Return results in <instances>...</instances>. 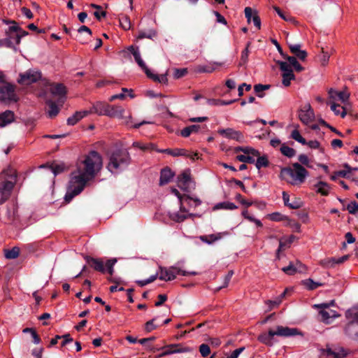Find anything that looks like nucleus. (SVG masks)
Listing matches in <instances>:
<instances>
[{
  "mask_svg": "<svg viewBox=\"0 0 358 358\" xmlns=\"http://www.w3.org/2000/svg\"><path fill=\"white\" fill-rule=\"evenodd\" d=\"M101 166V156L96 151H91L78 166L77 169L71 173L69 190L64 197L65 201L69 203L75 196L78 195Z\"/></svg>",
  "mask_w": 358,
  "mask_h": 358,
  "instance_id": "1",
  "label": "nucleus"
},
{
  "mask_svg": "<svg viewBox=\"0 0 358 358\" xmlns=\"http://www.w3.org/2000/svg\"><path fill=\"white\" fill-rule=\"evenodd\" d=\"M17 179V173L13 168L3 170L0 174V204L10 196Z\"/></svg>",
  "mask_w": 358,
  "mask_h": 358,
  "instance_id": "2",
  "label": "nucleus"
},
{
  "mask_svg": "<svg viewBox=\"0 0 358 358\" xmlns=\"http://www.w3.org/2000/svg\"><path fill=\"white\" fill-rule=\"evenodd\" d=\"M292 167L293 169L289 166L282 168L280 178L292 185L303 183L308 174V171L298 162L293 163Z\"/></svg>",
  "mask_w": 358,
  "mask_h": 358,
  "instance_id": "3",
  "label": "nucleus"
},
{
  "mask_svg": "<svg viewBox=\"0 0 358 358\" xmlns=\"http://www.w3.org/2000/svg\"><path fill=\"white\" fill-rule=\"evenodd\" d=\"M131 160L130 155L127 149L117 148L110 154L107 168L113 173L114 170L127 167L131 163Z\"/></svg>",
  "mask_w": 358,
  "mask_h": 358,
  "instance_id": "4",
  "label": "nucleus"
},
{
  "mask_svg": "<svg viewBox=\"0 0 358 358\" xmlns=\"http://www.w3.org/2000/svg\"><path fill=\"white\" fill-rule=\"evenodd\" d=\"M348 323L345 327V334L351 339L358 341V306L348 309L345 312Z\"/></svg>",
  "mask_w": 358,
  "mask_h": 358,
  "instance_id": "5",
  "label": "nucleus"
},
{
  "mask_svg": "<svg viewBox=\"0 0 358 358\" xmlns=\"http://www.w3.org/2000/svg\"><path fill=\"white\" fill-rule=\"evenodd\" d=\"M15 85L10 83L0 86V101L9 102L17 101V95L15 92Z\"/></svg>",
  "mask_w": 358,
  "mask_h": 358,
  "instance_id": "6",
  "label": "nucleus"
},
{
  "mask_svg": "<svg viewBox=\"0 0 358 358\" xmlns=\"http://www.w3.org/2000/svg\"><path fill=\"white\" fill-rule=\"evenodd\" d=\"M276 63L279 66L280 69L282 71V85L285 87H289L290 85L291 80H295V76L294 74L292 68L286 62L277 61Z\"/></svg>",
  "mask_w": 358,
  "mask_h": 358,
  "instance_id": "7",
  "label": "nucleus"
},
{
  "mask_svg": "<svg viewBox=\"0 0 358 358\" xmlns=\"http://www.w3.org/2000/svg\"><path fill=\"white\" fill-rule=\"evenodd\" d=\"M315 306L322 308L319 313L321 316V320L327 324L331 323L334 318L338 316L335 310L329 309V304L328 303H322Z\"/></svg>",
  "mask_w": 358,
  "mask_h": 358,
  "instance_id": "8",
  "label": "nucleus"
},
{
  "mask_svg": "<svg viewBox=\"0 0 358 358\" xmlns=\"http://www.w3.org/2000/svg\"><path fill=\"white\" fill-rule=\"evenodd\" d=\"M164 351L159 357H164L174 353L189 352L192 349L189 347H182L181 343L171 344L162 348Z\"/></svg>",
  "mask_w": 358,
  "mask_h": 358,
  "instance_id": "9",
  "label": "nucleus"
},
{
  "mask_svg": "<svg viewBox=\"0 0 358 358\" xmlns=\"http://www.w3.org/2000/svg\"><path fill=\"white\" fill-rule=\"evenodd\" d=\"M217 132L225 138L235 140L239 143H243L245 141V137L243 133L240 131L234 130L232 128L220 129Z\"/></svg>",
  "mask_w": 358,
  "mask_h": 358,
  "instance_id": "10",
  "label": "nucleus"
},
{
  "mask_svg": "<svg viewBox=\"0 0 358 358\" xmlns=\"http://www.w3.org/2000/svg\"><path fill=\"white\" fill-rule=\"evenodd\" d=\"M275 336L280 337H291L296 335H303L302 332L296 328H290L288 327L277 326L274 330Z\"/></svg>",
  "mask_w": 358,
  "mask_h": 358,
  "instance_id": "11",
  "label": "nucleus"
},
{
  "mask_svg": "<svg viewBox=\"0 0 358 358\" xmlns=\"http://www.w3.org/2000/svg\"><path fill=\"white\" fill-rule=\"evenodd\" d=\"M299 117L304 124H308L313 120L314 113L310 104H306L299 112Z\"/></svg>",
  "mask_w": 358,
  "mask_h": 358,
  "instance_id": "12",
  "label": "nucleus"
},
{
  "mask_svg": "<svg viewBox=\"0 0 358 358\" xmlns=\"http://www.w3.org/2000/svg\"><path fill=\"white\" fill-rule=\"evenodd\" d=\"M85 260L87 262L88 265L94 270L104 273L106 272V268L104 266V262L101 258H94L88 255L84 257Z\"/></svg>",
  "mask_w": 358,
  "mask_h": 358,
  "instance_id": "13",
  "label": "nucleus"
},
{
  "mask_svg": "<svg viewBox=\"0 0 358 358\" xmlns=\"http://www.w3.org/2000/svg\"><path fill=\"white\" fill-rule=\"evenodd\" d=\"M41 78V73L38 71H29L24 74L20 75L19 83L22 85H30L36 83Z\"/></svg>",
  "mask_w": 358,
  "mask_h": 358,
  "instance_id": "14",
  "label": "nucleus"
},
{
  "mask_svg": "<svg viewBox=\"0 0 358 358\" xmlns=\"http://www.w3.org/2000/svg\"><path fill=\"white\" fill-rule=\"evenodd\" d=\"M166 271L168 273V278H166V281H171L174 280L176 278V275H182L184 276L197 275V273L195 271L188 272L183 271L180 268L176 266H170L169 268H166Z\"/></svg>",
  "mask_w": 358,
  "mask_h": 358,
  "instance_id": "15",
  "label": "nucleus"
},
{
  "mask_svg": "<svg viewBox=\"0 0 358 358\" xmlns=\"http://www.w3.org/2000/svg\"><path fill=\"white\" fill-rule=\"evenodd\" d=\"M50 86L51 94L55 96H59V101L63 103L64 100L62 99V96H64L66 94V87L62 83H51Z\"/></svg>",
  "mask_w": 358,
  "mask_h": 358,
  "instance_id": "16",
  "label": "nucleus"
},
{
  "mask_svg": "<svg viewBox=\"0 0 358 358\" xmlns=\"http://www.w3.org/2000/svg\"><path fill=\"white\" fill-rule=\"evenodd\" d=\"M191 180L189 170L184 171L178 176V186L181 189L187 191L189 188V183Z\"/></svg>",
  "mask_w": 358,
  "mask_h": 358,
  "instance_id": "17",
  "label": "nucleus"
},
{
  "mask_svg": "<svg viewBox=\"0 0 358 358\" xmlns=\"http://www.w3.org/2000/svg\"><path fill=\"white\" fill-rule=\"evenodd\" d=\"M322 354L327 356V358H343L347 356L348 352L343 348H339L334 350L327 348L323 350Z\"/></svg>",
  "mask_w": 358,
  "mask_h": 358,
  "instance_id": "18",
  "label": "nucleus"
},
{
  "mask_svg": "<svg viewBox=\"0 0 358 358\" xmlns=\"http://www.w3.org/2000/svg\"><path fill=\"white\" fill-rule=\"evenodd\" d=\"M174 176V173L171 169L166 166L161 170L159 185L163 186L169 183Z\"/></svg>",
  "mask_w": 358,
  "mask_h": 358,
  "instance_id": "19",
  "label": "nucleus"
},
{
  "mask_svg": "<svg viewBox=\"0 0 358 358\" xmlns=\"http://www.w3.org/2000/svg\"><path fill=\"white\" fill-rule=\"evenodd\" d=\"M275 336L274 330L272 329H270L268 331V333H263L259 335L257 340L267 345V346H272L273 345V339Z\"/></svg>",
  "mask_w": 358,
  "mask_h": 358,
  "instance_id": "20",
  "label": "nucleus"
},
{
  "mask_svg": "<svg viewBox=\"0 0 358 358\" xmlns=\"http://www.w3.org/2000/svg\"><path fill=\"white\" fill-rule=\"evenodd\" d=\"M282 199L285 206L289 207L291 209H298L301 207L302 203L300 199L294 198L292 202H289V195L286 192H282Z\"/></svg>",
  "mask_w": 358,
  "mask_h": 358,
  "instance_id": "21",
  "label": "nucleus"
},
{
  "mask_svg": "<svg viewBox=\"0 0 358 358\" xmlns=\"http://www.w3.org/2000/svg\"><path fill=\"white\" fill-rule=\"evenodd\" d=\"M106 107V115L111 117H122L124 113V109L117 106L108 105Z\"/></svg>",
  "mask_w": 358,
  "mask_h": 358,
  "instance_id": "22",
  "label": "nucleus"
},
{
  "mask_svg": "<svg viewBox=\"0 0 358 358\" xmlns=\"http://www.w3.org/2000/svg\"><path fill=\"white\" fill-rule=\"evenodd\" d=\"M290 52L295 55V57L299 59L301 61H304L307 57V52L301 50L300 44L290 45L289 46Z\"/></svg>",
  "mask_w": 358,
  "mask_h": 358,
  "instance_id": "23",
  "label": "nucleus"
},
{
  "mask_svg": "<svg viewBox=\"0 0 358 358\" xmlns=\"http://www.w3.org/2000/svg\"><path fill=\"white\" fill-rule=\"evenodd\" d=\"M14 120V113L11 110H6L0 114V127H4Z\"/></svg>",
  "mask_w": 358,
  "mask_h": 358,
  "instance_id": "24",
  "label": "nucleus"
},
{
  "mask_svg": "<svg viewBox=\"0 0 358 358\" xmlns=\"http://www.w3.org/2000/svg\"><path fill=\"white\" fill-rule=\"evenodd\" d=\"M90 112L88 110L77 111L72 116L67 119L68 125H75L79 120L87 116Z\"/></svg>",
  "mask_w": 358,
  "mask_h": 358,
  "instance_id": "25",
  "label": "nucleus"
},
{
  "mask_svg": "<svg viewBox=\"0 0 358 358\" xmlns=\"http://www.w3.org/2000/svg\"><path fill=\"white\" fill-rule=\"evenodd\" d=\"M348 255H344L338 259L334 257L326 259L322 261V264L327 267H334L336 264L343 263L348 259Z\"/></svg>",
  "mask_w": 358,
  "mask_h": 358,
  "instance_id": "26",
  "label": "nucleus"
},
{
  "mask_svg": "<svg viewBox=\"0 0 358 358\" xmlns=\"http://www.w3.org/2000/svg\"><path fill=\"white\" fill-rule=\"evenodd\" d=\"M147 71L146 76L155 82L163 84H166L168 83L167 73L159 76L157 74L152 73L150 70H147Z\"/></svg>",
  "mask_w": 358,
  "mask_h": 358,
  "instance_id": "27",
  "label": "nucleus"
},
{
  "mask_svg": "<svg viewBox=\"0 0 358 358\" xmlns=\"http://www.w3.org/2000/svg\"><path fill=\"white\" fill-rule=\"evenodd\" d=\"M285 59L288 61V64L293 67L296 71L301 72L303 71L304 68L299 63L295 57L286 55Z\"/></svg>",
  "mask_w": 358,
  "mask_h": 358,
  "instance_id": "28",
  "label": "nucleus"
},
{
  "mask_svg": "<svg viewBox=\"0 0 358 358\" xmlns=\"http://www.w3.org/2000/svg\"><path fill=\"white\" fill-rule=\"evenodd\" d=\"M201 127L197 124H192L188 127H185L180 131V135L182 137L187 138L190 136L192 133H197L200 129Z\"/></svg>",
  "mask_w": 358,
  "mask_h": 358,
  "instance_id": "29",
  "label": "nucleus"
},
{
  "mask_svg": "<svg viewBox=\"0 0 358 358\" xmlns=\"http://www.w3.org/2000/svg\"><path fill=\"white\" fill-rule=\"evenodd\" d=\"M197 155L198 154L196 152L190 153L188 150L185 149L176 148L174 149L173 157L184 156L186 157H189L192 160H194V157H196Z\"/></svg>",
  "mask_w": 358,
  "mask_h": 358,
  "instance_id": "30",
  "label": "nucleus"
},
{
  "mask_svg": "<svg viewBox=\"0 0 358 358\" xmlns=\"http://www.w3.org/2000/svg\"><path fill=\"white\" fill-rule=\"evenodd\" d=\"M315 186L317 188V193L322 196H327L329 194L330 187L326 182L319 181Z\"/></svg>",
  "mask_w": 358,
  "mask_h": 358,
  "instance_id": "31",
  "label": "nucleus"
},
{
  "mask_svg": "<svg viewBox=\"0 0 358 358\" xmlns=\"http://www.w3.org/2000/svg\"><path fill=\"white\" fill-rule=\"evenodd\" d=\"M46 103L49 106L48 116L50 118H53L55 116H57L59 112V108H58L55 102L52 101V100H48L46 101Z\"/></svg>",
  "mask_w": 358,
  "mask_h": 358,
  "instance_id": "32",
  "label": "nucleus"
},
{
  "mask_svg": "<svg viewBox=\"0 0 358 358\" xmlns=\"http://www.w3.org/2000/svg\"><path fill=\"white\" fill-rule=\"evenodd\" d=\"M108 104L103 103H96L94 104L91 109L90 112V113H95L99 115H106L105 110H106V107Z\"/></svg>",
  "mask_w": 358,
  "mask_h": 358,
  "instance_id": "33",
  "label": "nucleus"
},
{
  "mask_svg": "<svg viewBox=\"0 0 358 358\" xmlns=\"http://www.w3.org/2000/svg\"><path fill=\"white\" fill-rule=\"evenodd\" d=\"M236 208H237V206L234 203L229 201L218 203L213 208L214 210H234Z\"/></svg>",
  "mask_w": 358,
  "mask_h": 358,
  "instance_id": "34",
  "label": "nucleus"
},
{
  "mask_svg": "<svg viewBox=\"0 0 358 358\" xmlns=\"http://www.w3.org/2000/svg\"><path fill=\"white\" fill-rule=\"evenodd\" d=\"M280 150L283 155L289 158L293 157L296 153L294 148L286 145L285 143L282 144Z\"/></svg>",
  "mask_w": 358,
  "mask_h": 358,
  "instance_id": "35",
  "label": "nucleus"
},
{
  "mask_svg": "<svg viewBox=\"0 0 358 358\" xmlns=\"http://www.w3.org/2000/svg\"><path fill=\"white\" fill-rule=\"evenodd\" d=\"M133 56H134V57L135 59V61L138 64V65L144 71L145 73L147 75V72H148L147 70H150V69L148 68V66H146L145 63L142 59L139 51L138 52H133Z\"/></svg>",
  "mask_w": 358,
  "mask_h": 358,
  "instance_id": "36",
  "label": "nucleus"
},
{
  "mask_svg": "<svg viewBox=\"0 0 358 358\" xmlns=\"http://www.w3.org/2000/svg\"><path fill=\"white\" fill-rule=\"evenodd\" d=\"M157 32L153 29H149L148 31H140L138 33V36L137 37L138 39H143V38H150L152 39L153 38L156 37Z\"/></svg>",
  "mask_w": 358,
  "mask_h": 358,
  "instance_id": "37",
  "label": "nucleus"
},
{
  "mask_svg": "<svg viewBox=\"0 0 358 358\" xmlns=\"http://www.w3.org/2000/svg\"><path fill=\"white\" fill-rule=\"evenodd\" d=\"M269 165V161L266 155L259 156L255 163V166L257 169H260L262 167H267Z\"/></svg>",
  "mask_w": 358,
  "mask_h": 358,
  "instance_id": "38",
  "label": "nucleus"
},
{
  "mask_svg": "<svg viewBox=\"0 0 358 358\" xmlns=\"http://www.w3.org/2000/svg\"><path fill=\"white\" fill-rule=\"evenodd\" d=\"M20 249L17 247H14L11 250H5V257L8 259H14L19 256Z\"/></svg>",
  "mask_w": 358,
  "mask_h": 358,
  "instance_id": "39",
  "label": "nucleus"
},
{
  "mask_svg": "<svg viewBox=\"0 0 358 358\" xmlns=\"http://www.w3.org/2000/svg\"><path fill=\"white\" fill-rule=\"evenodd\" d=\"M302 284L308 289L313 290L322 285V283L314 282L311 278L302 281Z\"/></svg>",
  "mask_w": 358,
  "mask_h": 358,
  "instance_id": "40",
  "label": "nucleus"
},
{
  "mask_svg": "<svg viewBox=\"0 0 358 358\" xmlns=\"http://www.w3.org/2000/svg\"><path fill=\"white\" fill-rule=\"evenodd\" d=\"M270 85L257 84L254 86V90L259 97L262 98L264 96L263 92L270 89Z\"/></svg>",
  "mask_w": 358,
  "mask_h": 358,
  "instance_id": "41",
  "label": "nucleus"
},
{
  "mask_svg": "<svg viewBox=\"0 0 358 358\" xmlns=\"http://www.w3.org/2000/svg\"><path fill=\"white\" fill-rule=\"evenodd\" d=\"M169 217L171 220L176 222H183L187 218V216L186 215L181 214L179 212L169 213Z\"/></svg>",
  "mask_w": 358,
  "mask_h": 358,
  "instance_id": "42",
  "label": "nucleus"
},
{
  "mask_svg": "<svg viewBox=\"0 0 358 358\" xmlns=\"http://www.w3.org/2000/svg\"><path fill=\"white\" fill-rule=\"evenodd\" d=\"M157 320V317H155L149 321H148L145 324L144 329L146 332L149 333L152 331L153 330L157 329L160 325L155 324V321Z\"/></svg>",
  "mask_w": 358,
  "mask_h": 358,
  "instance_id": "43",
  "label": "nucleus"
},
{
  "mask_svg": "<svg viewBox=\"0 0 358 358\" xmlns=\"http://www.w3.org/2000/svg\"><path fill=\"white\" fill-rule=\"evenodd\" d=\"M49 167L55 176L63 172L65 168L64 164L55 163L51 164L50 165H49Z\"/></svg>",
  "mask_w": 358,
  "mask_h": 358,
  "instance_id": "44",
  "label": "nucleus"
},
{
  "mask_svg": "<svg viewBox=\"0 0 358 358\" xmlns=\"http://www.w3.org/2000/svg\"><path fill=\"white\" fill-rule=\"evenodd\" d=\"M291 137L296 141L297 142L301 143L302 145H306L307 143L306 140L301 136L299 131L297 129H294L292 131Z\"/></svg>",
  "mask_w": 358,
  "mask_h": 358,
  "instance_id": "45",
  "label": "nucleus"
},
{
  "mask_svg": "<svg viewBox=\"0 0 358 358\" xmlns=\"http://www.w3.org/2000/svg\"><path fill=\"white\" fill-rule=\"evenodd\" d=\"M116 262H117L116 258H112V259H108L107 262H106V265L104 266L106 268V271L107 270L108 273L110 275H112L114 273L113 266Z\"/></svg>",
  "mask_w": 358,
  "mask_h": 358,
  "instance_id": "46",
  "label": "nucleus"
},
{
  "mask_svg": "<svg viewBox=\"0 0 358 358\" xmlns=\"http://www.w3.org/2000/svg\"><path fill=\"white\" fill-rule=\"evenodd\" d=\"M236 159L239 162H243V163H248V164H254L255 160L253 157L250 156L249 155H239L236 156Z\"/></svg>",
  "mask_w": 358,
  "mask_h": 358,
  "instance_id": "47",
  "label": "nucleus"
},
{
  "mask_svg": "<svg viewBox=\"0 0 358 358\" xmlns=\"http://www.w3.org/2000/svg\"><path fill=\"white\" fill-rule=\"evenodd\" d=\"M219 238H220V236H217L215 234L200 236V239L203 242L206 243L208 244H211V243H214L215 241H216L217 240H218Z\"/></svg>",
  "mask_w": 358,
  "mask_h": 358,
  "instance_id": "48",
  "label": "nucleus"
},
{
  "mask_svg": "<svg viewBox=\"0 0 358 358\" xmlns=\"http://www.w3.org/2000/svg\"><path fill=\"white\" fill-rule=\"evenodd\" d=\"M120 26L125 30H128L131 28L130 19L127 15H123L120 18Z\"/></svg>",
  "mask_w": 358,
  "mask_h": 358,
  "instance_id": "49",
  "label": "nucleus"
},
{
  "mask_svg": "<svg viewBox=\"0 0 358 358\" xmlns=\"http://www.w3.org/2000/svg\"><path fill=\"white\" fill-rule=\"evenodd\" d=\"M346 210L352 215H357L358 213V203L355 201H351L346 206Z\"/></svg>",
  "mask_w": 358,
  "mask_h": 358,
  "instance_id": "50",
  "label": "nucleus"
},
{
  "mask_svg": "<svg viewBox=\"0 0 358 358\" xmlns=\"http://www.w3.org/2000/svg\"><path fill=\"white\" fill-rule=\"evenodd\" d=\"M249 45H250V43H248L247 45L246 48L241 52V60L239 62L240 66H243V65L245 64L246 62H248V54H249V50H248Z\"/></svg>",
  "mask_w": 358,
  "mask_h": 358,
  "instance_id": "51",
  "label": "nucleus"
},
{
  "mask_svg": "<svg viewBox=\"0 0 358 358\" xmlns=\"http://www.w3.org/2000/svg\"><path fill=\"white\" fill-rule=\"evenodd\" d=\"M287 292V289H285L280 296V298L275 301H268L269 304V308L272 309L274 307L278 306L282 301V299L285 297L286 293Z\"/></svg>",
  "mask_w": 358,
  "mask_h": 358,
  "instance_id": "52",
  "label": "nucleus"
},
{
  "mask_svg": "<svg viewBox=\"0 0 358 358\" xmlns=\"http://www.w3.org/2000/svg\"><path fill=\"white\" fill-rule=\"evenodd\" d=\"M199 352L203 357H206L210 353V348L208 345L203 343L199 346Z\"/></svg>",
  "mask_w": 358,
  "mask_h": 358,
  "instance_id": "53",
  "label": "nucleus"
},
{
  "mask_svg": "<svg viewBox=\"0 0 358 358\" xmlns=\"http://www.w3.org/2000/svg\"><path fill=\"white\" fill-rule=\"evenodd\" d=\"M187 73V69H186V68L175 69L173 77L175 79H179V78H181L184 77L185 76H186Z\"/></svg>",
  "mask_w": 358,
  "mask_h": 358,
  "instance_id": "54",
  "label": "nucleus"
},
{
  "mask_svg": "<svg viewBox=\"0 0 358 358\" xmlns=\"http://www.w3.org/2000/svg\"><path fill=\"white\" fill-rule=\"evenodd\" d=\"M282 270L287 275H294L297 273L294 263H290L289 266L283 267Z\"/></svg>",
  "mask_w": 358,
  "mask_h": 358,
  "instance_id": "55",
  "label": "nucleus"
},
{
  "mask_svg": "<svg viewBox=\"0 0 358 358\" xmlns=\"http://www.w3.org/2000/svg\"><path fill=\"white\" fill-rule=\"evenodd\" d=\"M269 216H270V219L271 220L275 221V222H279V221L285 220L288 219L287 216H285L280 213H273L271 214Z\"/></svg>",
  "mask_w": 358,
  "mask_h": 358,
  "instance_id": "56",
  "label": "nucleus"
},
{
  "mask_svg": "<svg viewBox=\"0 0 358 358\" xmlns=\"http://www.w3.org/2000/svg\"><path fill=\"white\" fill-rule=\"evenodd\" d=\"M171 192L179 199L180 201H181L182 200L187 201V200L192 199V198L189 196H187V195L182 196L181 194L179 192V191L176 188H173V187L171 188Z\"/></svg>",
  "mask_w": 358,
  "mask_h": 358,
  "instance_id": "57",
  "label": "nucleus"
},
{
  "mask_svg": "<svg viewBox=\"0 0 358 358\" xmlns=\"http://www.w3.org/2000/svg\"><path fill=\"white\" fill-rule=\"evenodd\" d=\"M322 55L320 58L321 64L322 65L325 66L329 62V54L328 52L325 51L323 48H322Z\"/></svg>",
  "mask_w": 358,
  "mask_h": 358,
  "instance_id": "58",
  "label": "nucleus"
},
{
  "mask_svg": "<svg viewBox=\"0 0 358 358\" xmlns=\"http://www.w3.org/2000/svg\"><path fill=\"white\" fill-rule=\"evenodd\" d=\"M349 96L350 94L345 91L338 92L337 93L338 99L343 103H345L348 99Z\"/></svg>",
  "mask_w": 358,
  "mask_h": 358,
  "instance_id": "59",
  "label": "nucleus"
},
{
  "mask_svg": "<svg viewBox=\"0 0 358 358\" xmlns=\"http://www.w3.org/2000/svg\"><path fill=\"white\" fill-rule=\"evenodd\" d=\"M298 159L301 164L305 165L307 167H310L309 165V159L306 155L301 154L299 155Z\"/></svg>",
  "mask_w": 358,
  "mask_h": 358,
  "instance_id": "60",
  "label": "nucleus"
},
{
  "mask_svg": "<svg viewBox=\"0 0 358 358\" xmlns=\"http://www.w3.org/2000/svg\"><path fill=\"white\" fill-rule=\"evenodd\" d=\"M244 12H245V17L247 18V21L248 23H250L251 22V20H252V17L254 15L253 10L250 7H246L245 8Z\"/></svg>",
  "mask_w": 358,
  "mask_h": 358,
  "instance_id": "61",
  "label": "nucleus"
},
{
  "mask_svg": "<svg viewBox=\"0 0 358 358\" xmlns=\"http://www.w3.org/2000/svg\"><path fill=\"white\" fill-rule=\"evenodd\" d=\"M243 87H245V90L249 92L251 90V85H248L246 83H243L238 86V96H242L243 95Z\"/></svg>",
  "mask_w": 358,
  "mask_h": 358,
  "instance_id": "62",
  "label": "nucleus"
},
{
  "mask_svg": "<svg viewBox=\"0 0 358 358\" xmlns=\"http://www.w3.org/2000/svg\"><path fill=\"white\" fill-rule=\"evenodd\" d=\"M62 338H63L62 342L61 343L62 347L65 346L66 344L73 342V338L71 337L69 334H66L64 335L61 336Z\"/></svg>",
  "mask_w": 358,
  "mask_h": 358,
  "instance_id": "63",
  "label": "nucleus"
},
{
  "mask_svg": "<svg viewBox=\"0 0 358 358\" xmlns=\"http://www.w3.org/2000/svg\"><path fill=\"white\" fill-rule=\"evenodd\" d=\"M252 22L254 23V25L258 29H260L261 28V20L260 17L258 16L256 11H255L254 15L252 17Z\"/></svg>",
  "mask_w": 358,
  "mask_h": 358,
  "instance_id": "64",
  "label": "nucleus"
}]
</instances>
